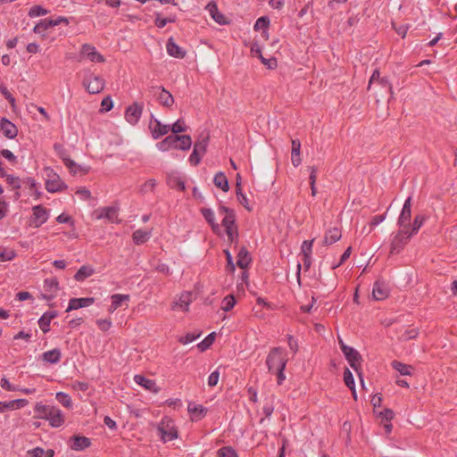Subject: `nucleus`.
I'll use <instances>...</instances> for the list:
<instances>
[{
  "instance_id": "obj_7",
  "label": "nucleus",
  "mask_w": 457,
  "mask_h": 457,
  "mask_svg": "<svg viewBox=\"0 0 457 457\" xmlns=\"http://www.w3.org/2000/svg\"><path fill=\"white\" fill-rule=\"evenodd\" d=\"M411 235L409 232V229H401L398 233L394 237L391 246H390V253H400L404 245L408 243Z\"/></svg>"
},
{
  "instance_id": "obj_11",
  "label": "nucleus",
  "mask_w": 457,
  "mask_h": 457,
  "mask_svg": "<svg viewBox=\"0 0 457 457\" xmlns=\"http://www.w3.org/2000/svg\"><path fill=\"white\" fill-rule=\"evenodd\" d=\"M411 218V197L409 196L403 206L402 212L398 218L397 224L403 229H408L410 227Z\"/></svg>"
},
{
  "instance_id": "obj_2",
  "label": "nucleus",
  "mask_w": 457,
  "mask_h": 457,
  "mask_svg": "<svg viewBox=\"0 0 457 457\" xmlns=\"http://www.w3.org/2000/svg\"><path fill=\"white\" fill-rule=\"evenodd\" d=\"M82 86L89 94H98L104 90L105 80L102 76L87 70L84 71Z\"/></svg>"
},
{
  "instance_id": "obj_56",
  "label": "nucleus",
  "mask_w": 457,
  "mask_h": 457,
  "mask_svg": "<svg viewBox=\"0 0 457 457\" xmlns=\"http://www.w3.org/2000/svg\"><path fill=\"white\" fill-rule=\"evenodd\" d=\"M54 149L57 153L58 156L64 162L66 159H68L70 156L67 153V150L64 149L63 145L61 144H54Z\"/></svg>"
},
{
  "instance_id": "obj_24",
  "label": "nucleus",
  "mask_w": 457,
  "mask_h": 457,
  "mask_svg": "<svg viewBox=\"0 0 457 457\" xmlns=\"http://www.w3.org/2000/svg\"><path fill=\"white\" fill-rule=\"evenodd\" d=\"M179 135L167 136L163 140L157 144L159 150L165 152L170 148L178 149Z\"/></svg>"
},
{
  "instance_id": "obj_31",
  "label": "nucleus",
  "mask_w": 457,
  "mask_h": 457,
  "mask_svg": "<svg viewBox=\"0 0 457 457\" xmlns=\"http://www.w3.org/2000/svg\"><path fill=\"white\" fill-rule=\"evenodd\" d=\"M200 212H201L202 215L204 216V218L205 219V220L212 227V231L214 233H219L220 232V225L217 222H215L214 213H213L212 210L210 208H202L200 210Z\"/></svg>"
},
{
  "instance_id": "obj_9",
  "label": "nucleus",
  "mask_w": 457,
  "mask_h": 457,
  "mask_svg": "<svg viewBox=\"0 0 457 457\" xmlns=\"http://www.w3.org/2000/svg\"><path fill=\"white\" fill-rule=\"evenodd\" d=\"M62 22L66 25L69 24V20L65 17H58L57 19H43L37 23L33 29V31L37 34H42L46 30L54 26L61 24Z\"/></svg>"
},
{
  "instance_id": "obj_49",
  "label": "nucleus",
  "mask_w": 457,
  "mask_h": 457,
  "mask_svg": "<svg viewBox=\"0 0 457 457\" xmlns=\"http://www.w3.org/2000/svg\"><path fill=\"white\" fill-rule=\"evenodd\" d=\"M187 130V126L183 120L179 119L175 123L170 126V131L173 135H178L179 133L185 132Z\"/></svg>"
},
{
  "instance_id": "obj_58",
  "label": "nucleus",
  "mask_w": 457,
  "mask_h": 457,
  "mask_svg": "<svg viewBox=\"0 0 457 457\" xmlns=\"http://www.w3.org/2000/svg\"><path fill=\"white\" fill-rule=\"evenodd\" d=\"M200 336H201V333H197V334L187 333L186 336L181 337L179 341V343H181L183 345H187V344H189V343L195 341Z\"/></svg>"
},
{
  "instance_id": "obj_10",
  "label": "nucleus",
  "mask_w": 457,
  "mask_h": 457,
  "mask_svg": "<svg viewBox=\"0 0 457 457\" xmlns=\"http://www.w3.org/2000/svg\"><path fill=\"white\" fill-rule=\"evenodd\" d=\"M143 108V104H139L137 102L128 106L125 110L126 120L131 125H136L142 115Z\"/></svg>"
},
{
  "instance_id": "obj_62",
  "label": "nucleus",
  "mask_w": 457,
  "mask_h": 457,
  "mask_svg": "<svg viewBox=\"0 0 457 457\" xmlns=\"http://www.w3.org/2000/svg\"><path fill=\"white\" fill-rule=\"evenodd\" d=\"M0 156H3L12 163L17 162V157L8 149H3L0 151Z\"/></svg>"
},
{
  "instance_id": "obj_39",
  "label": "nucleus",
  "mask_w": 457,
  "mask_h": 457,
  "mask_svg": "<svg viewBox=\"0 0 457 457\" xmlns=\"http://www.w3.org/2000/svg\"><path fill=\"white\" fill-rule=\"evenodd\" d=\"M192 145L191 137L188 135H179L178 149L187 151Z\"/></svg>"
},
{
  "instance_id": "obj_38",
  "label": "nucleus",
  "mask_w": 457,
  "mask_h": 457,
  "mask_svg": "<svg viewBox=\"0 0 457 457\" xmlns=\"http://www.w3.org/2000/svg\"><path fill=\"white\" fill-rule=\"evenodd\" d=\"M215 337H216V333L212 332L202 342H200L197 345V347L200 350V352H204L208 348H210L211 345L213 344Z\"/></svg>"
},
{
  "instance_id": "obj_12",
  "label": "nucleus",
  "mask_w": 457,
  "mask_h": 457,
  "mask_svg": "<svg viewBox=\"0 0 457 457\" xmlns=\"http://www.w3.org/2000/svg\"><path fill=\"white\" fill-rule=\"evenodd\" d=\"M149 129H151L152 136L154 139H157L166 135L170 130V125L162 124L159 120L155 119L154 115L151 116L149 123Z\"/></svg>"
},
{
  "instance_id": "obj_45",
  "label": "nucleus",
  "mask_w": 457,
  "mask_h": 457,
  "mask_svg": "<svg viewBox=\"0 0 457 457\" xmlns=\"http://www.w3.org/2000/svg\"><path fill=\"white\" fill-rule=\"evenodd\" d=\"M308 170H310L309 179H310V186H311V189H312V196H315L316 193H317V190L315 187V182H316V178H317L316 174H317L318 169L315 166H309Z\"/></svg>"
},
{
  "instance_id": "obj_61",
  "label": "nucleus",
  "mask_w": 457,
  "mask_h": 457,
  "mask_svg": "<svg viewBox=\"0 0 457 457\" xmlns=\"http://www.w3.org/2000/svg\"><path fill=\"white\" fill-rule=\"evenodd\" d=\"M101 111H104V112H109L112 109L113 107V103H112V100L111 98V96H105L103 100H102V103H101Z\"/></svg>"
},
{
  "instance_id": "obj_35",
  "label": "nucleus",
  "mask_w": 457,
  "mask_h": 457,
  "mask_svg": "<svg viewBox=\"0 0 457 457\" xmlns=\"http://www.w3.org/2000/svg\"><path fill=\"white\" fill-rule=\"evenodd\" d=\"M187 410H188V412L193 415V419H195V420H201L207 413V408H205L202 404H196V405H193V406H192V404H188Z\"/></svg>"
},
{
  "instance_id": "obj_15",
  "label": "nucleus",
  "mask_w": 457,
  "mask_h": 457,
  "mask_svg": "<svg viewBox=\"0 0 457 457\" xmlns=\"http://www.w3.org/2000/svg\"><path fill=\"white\" fill-rule=\"evenodd\" d=\"M372 295L376 301L387 298L389 295L388 286L384 281L377 280L373 286Z\"/></svg>"
},
{
  "instance_id": "obj_52",
  "label": "nucleus",
  "mask_w": 457,
  "mask_h": 457,
  "mask_svg": "<svg viewBox=\"0 0 457 457\" xmlns=\"http://www.w3.org/2000/svg\"><path fill=\"white\" fill-rule=\"evenodd\" d=\"M4 178L6 179V182L9 186H11L13 189H20L21 188V179L18 177H15L13 175H10L6 173V176Z\"/></svg>"
},
{
  "instance_id": "obj_33",
  "label": "nucleus",
  "mask_w": 457,
  "mask_h": 457,
  "mask_svg": "<svg viewBox=\"0 0 457 457\" xmlns=\"http://www.w3.org/2000/svg\"><path fill=\"white\" fill-rule=\"evenodd\" d=\"M53 408L54 406L45 405L41 403H36L34 408L36 413L35 418L46 420L47 416L51 415Z\"/></svg>"
},
{
  "instance_id": "obj_50",
  "label": "nucleus",
  "mask_w": 457,
  "mask_h": 457,
  "mask_svg": "<svg viewBox=\"0 0 457 457\" xmlns=\"http://www.w3.org/2000/svg\"><path fill=\"white\" fill-rule=\"evenodd\" d=\"M156 187V180L154 179H148L147 181H145L141 187H140V189H139V192L141 194H146L147 192H154V188Z\"/></svg>"
},
{
  "instance_id": "obj_1",
  "label": "nucleus",
  "mask_w": 457,
  "mask_h": 457,
  "mask_svg": "<svg viewBox=\"0 0 457 457\" xmlns=\"http://www.w3.org/2000/svg\"><path fill=\"white\" fill-rule=\"evenodd\" d=\"M287 363V358L282 347H273L270 351L266 358V365L270 372L277 374L278 385H282L286 379L284 370Z\"/></svg>"
},
{
  "instance_id": "obj_20",
  "label": "nucleus",
  "mask_w": 457,
  "mask_h": 457,
  "mask_svg": "<svg viewBox=\"0 0 457 457\" xmlns=\"http://www.w3.org/2000/svg\"><path fill=\"white\" fill-rule=\"evenodd\" d=\"M44 289L46 292L50 293L48 295H44V298L46 300H52L59 290L58 279L56 278H46L44 280Z\"/></svg>"
},
{
  "instance_id": "obj_14",
  "label": "nucleus",
  "mask_w": 457,
  "mask_h": 457,
  "mask_svg": "<svg viewBox=\"0 0 457 457\" xmlns=\"http://www.w3.org/2000/svg\"><path fill=\"white\" fill-rule=\"evenodd\" d=\"M0 130L3 132V135L9 139H13L18 135L16 125L5 117L0 120Z\"/></svg>"
},
{
  "instance_id": "obj_42",
  "label": "nucleus",
  "mask_w": 457,
  "mask_h": 457,
  "mask_svg": "<svg viewBox=\"0 0 457 457\" xmlns=\"http://www.w3.org/2000/svg\"><path fill=\"white\" fill-rule=\"evenodd\" d=\"M56 400L64 407L71 408L72 401L71 396L63 392H58L55 395Z\"/></svg>"
},
{
  "instance_id": "obj_54",
  "label": "nucleus",
  "mask_w": 457,
  "mask_h": 457,
  "mask_svg": "<svg viewBox=\"0 0 457 457\" xmlns=\"http://www.w3.org/2000/svg\"><path fill=\"white\" fill-rule=\"evenodd\" d=\"M48 13V10L43 8L41 5H34L30 8L29 15L30 17H38Z\"/></svg>"
},
{
  "instance_id": "obj_40",
  "label": "nucleus",
  "mask_w": 457,
  "mask_h": 457,
  "mask_svg": "<svg viewBox=\"0 0 457 457\" xmlns=\"http://www.w3.org/2000/svg\"><path fill=\"white\" fill-rule=\"evenodd\" d=\"M236 195L238 202L248 211H251L252 209L248 205V200L246 196L242 192V187L241 183L237 182L236 183Z\"/></svg>"
},
{
  "instance_id": "obj_3",
  "label": "nucleus",
  "mask_w": 457,
  "mask_h": 457,
  "mask_svg": "<svg viewBox=\"0 0 457 457\" xmlns=\"http://www.w3.org/2000/svg\"><path fill=\"white\" fill-rule=\"evenodd\" d=\"M45 173L46 189L49 193L62 192L67 189L68 186L62 180L60 176L50 167H46Z\"/></svg>"
},
{
  "instance_id": "obj_8",
  "label": "nucleus",
  "mask_w": 457,
  "mask_h": 457,
  "mask_svg": "<svg viewBox=\"0 0 457 457\" xmlns=\"http://www.w3.org/2000/svg\"><path fill=\"white\" fill-rule=\"evenodd\" d=\"M32 211L33 213L29 220V226L39 228L48 220L49 211L41 204L34 206Z\"/></svg>"
},
{
  "instance_id": "obj_37",
  "label": "nucleus",
  "mask_w": 457,
  "mask_h": 457,
  "mask_svg": "<svg viewBox=\"0 0 457 457\" xmlns=\"http://www.w3.org/2000/svg\"><path fill=\"white\" fill-rule=\"evenodd\" d=\"M94 273V269L90 266L83 265L74 275V279L77 281H84L87 278Z\"/></svg>"
},
{
  "instance_id": "obj_16",
  "label": "nucleus",
  "mask_w": 457,
  "mask_h": 457,
  "mask_svg": "<svg viewBox=\"0 0 457 457\" xmlns=\"http://www.w3.org/2000/svg\"><path fill=\"white\" fill-rule=\"evenodd\" d=\"M96 219H106L109 221H115L118 219V209L113 206L104 207L95 211Z\"/></svg>"
},
{
  "instance_id": "obj_48",
  "label": "nucleus",
  "mask_w": 457,
  "mask_h": 457,
  "mask_svg": "<svg viewBox=\"0 0 457 457\" xmlns=\"http://www.w3.org/2000/svg\"><path fill=\"white\" fill-rule=\"evenodd\" d=\"M222 303H223V305H222L221 309L224 312H229L234 308V306L236 304V298L233 295H228L223 299Z\"/></svg>"
},
{
  "instance_id": "obj_53",
  "label": "nucleus",
  "mask_w": 457,
  "mask_h": 457,
  "mask_svg": "<svg viewBox=\"0 0 457 457\" xmlns=\"http://www.w3.org/2000/svg\"><path fill=\"white\" fill-rule=\"evenodd\" d=\"M344 381H345V386L347 387H349V389H353V386H355L354 379H353V373L350 371V370L348 368L345 369Z\"/></svg>"
},
{
  "instance_id": "obj_13",
  "label": "nucleus",
  "mask_w": 457,
  "mask_h": 457,
  "mask_svg": "<svg viewBox=\"0 0 457 457\" xmlns=\"http://www.w3.org/2000/svg\"><path fill=\"white\" fill-rule=\"evenodd\" d=\"M80 54L94 62L102 63L105 62L104 55L97 52L95 46L89 44L82 45Z\"/></svg>"
},
{
  "instance_id": "obj_60",
  "label": "nucleus",
  "mask_w": 457,
  "mask_h": 457,
  "mask_svg": "<svg viewBox=\"0 0 457 457\" xmlns=\"http://www.w3.org/2000/svg\"><path fill=\"white\" fill-rule=\"evenodd\" d=\"M392 26H393L394 29L395 30V32L398 35L402 36L403 38L406 37L407 31L409 29L408 24H403V25H400L397 27L395 22H392Z\"/></svg>"
},
{
  "instance_id": "obj_64",
  "label": "nucleus",
  "mask_w": 457,
  "mask_h": 457,
  "mask_svg": "<svg viewBox=\"0 0 457 457\" xmlns=\"http://www.w3.org/2000/svg\"><path fill=\"white\" fill-rule=\"evenodd\" d=\"M418 335H419L418 329L411 328V329L406 330L404 332V334H403L402 338L404 341H408V340L416 338L418 337Z\"/></svg>"
},
{
  "instance_id": "obj_28",
  "label": "nucleus",
  "mask_w": 457,
  "mask_h": 457,
  "mask_svg": "<svg viewBox=\"0 0 457 457\" xmlns=\"http://www.w3.org/2000/svg\"><path fill=\"white\" fill-rule=\"evenodd\" d=\"M342 237L341 230L338 228H332L325 232L323 239L324 245H330L337 242Z\"/></svg>"
},
{
  "instance_id": "obj_5",
  "label": "nucleus",
  "mask_w": 457,
  "mask_h": 457,
  "mask_svg": "<svg viewBox=\"0 0 457 457\" xmlns=\"http://www.w3.org/2000/svg\"><path fill=\"white\" fill-rule=\"evenodd\" d=\"M157 431L163 443L178 438V430L170 419H162L157 426Z\"/></svg>"
},
{
  "instance_id": "obj_30",
  "label": "nucleus",
  "mask_w": 457,
  "mask_h": 457,
  "mask_svg": "<svg viewBox=\"0 0 457 457\" xmlns=\"http://www.w3.org/2000/svg\"><path fill=\"white\" fill-rule=\"evenodd\" d=\"M152 235V229L143 230L137 229L132 234V239L135 245H140L148 241Z\"/></svg>"
},
{
  "instance_id": "obj_34",
  "label": "nucleus",
  "mask_w": 457,
  "mask_h": 457,
  "mask_svg": "<svg viewBox=\"0 0 457 457\" xmlns=\"http://www.w3.org/2000/svg\"><path fill=\"white\" fill-rule=\"evenodd\" d=\"M213 183L218 188H220L224 192H228L229 190L228 179L222 171L215 174Z\"/></svg>"
},
{
  "instance_id": "obj_21",
  "label": "nucleus",
  "mask_w": 457,
  "mask_h": 457,
  "mask_svg": "<svg viewBox=\"0 0 457 457\" xmlns=\"http://www.w3.org/2000/svg\"><path fill=\"white\" fill-rule=\"evenodd\" d=\"M251 52L253 55H256L261 60L262 63L264 64L268 69L273 70L277 68V59L274 57L269 59L265 58L262 55V50L257 44L251 47Z\"/></svg>"
},
{
  "instance_id": "obj_41",
  "label": "nucleus",
  "mask_w": 457,
  "mask_h": 457,
  "mask_svg": "<svg viewBox=\"0 0 457 457\" xmlns=\"http://www.w3.org/2000/svg\"><path fill=\"white\" fill-rule=\"evenodd\" d=\"M168 184L171 188H178L179 191H185L186 186L184 180L179 177H170L168 179Z\"/></svg>"
},
{
  "instance_id": "obj_55",
  "label": "nucleus",
  "mask_w": 457,
  "mask_h": 457,
  "mask_svg": "<svg viewBox=\"0 0 457 457\" xmlns=\"http://www.w3.org/2000/svg\"><path fill=\"white\" fill-rule=\"evenodd\" d=\"M314 239L312 240H304L301 246V253L303 255H312V245H313Z\"/></svg>"
},
{
  "instance_id": "obj_19",
  "label": "nucleus",
  "mask_w": 457,
  "mask_h": 457,
  "mask_svg": "<svg viewBox=\"0 0 457 457\" xmlns=\"http://www.w3.org/2000/svg\"><path fill=\"white\" fill-rule=\"evenodd\" d=\"M95 303L94 297L71 298L66 312H71L83 307L90 306Z\"/></svg>"
},
{
  "instance_id": "obj_63",
  "label": "nucleus",
  "mask_w": 457,
  "mask_h": 457,
  "mask_svg": "<svg viewBox=\"0 0 457 457\" xmlns=\"http://www.w3.org/2000/svg\"><path fill=\"white\" fill-rule=\"evenodd\" d=\"M15 255L16 253L13 251L6 252L4 249L0 248V262L11 261Z\"/></svg>"
},
{
  "instance_id": "obj_32",
  "label": "nucleus",
  "mask_w": 457,
  "mask_h": 457,
  "mask_svg": "<svg viewBox=\"0 0 457 457\" xmlns=\"http://www.w3.org/2000/svg\"><path fill=\"white\" fill-rule=\"evenodd\" d=\"M391 366L394 370H397L403 376H411L414 371V367L398 361H393L391 362Z\"/></svg>"
},
{
  "instance_id": "obj_51",
  "label": "nucleus",
  "mask_w": 457,
  "mask_h": 457,
  "mask_svg": "<svg viewBox=\"0 0 457 457\" xmlns=\"http://www.w3.org/2000/svg\"><path fill=\"white\" fill-rule=\"evenodd\" d=\"M112 303H113V307H120L123 301H129V295H121V294H115L111 296Z\"/></svg>"
},
{
  "instance_id": "obj_17",
  "label": "nucleus",
  "mask_w": 457,
  "mask_h": 457,
  "mask_svg": "<svg viewBox=\"0 0 457 457\" xmlns=\"http://www.w3.org/2000/svg\"><path fill=\"white\" fill-rule=\"evenodd\" d=\"M72 444L70 445L74 451H83L91 445V441L84 436L74 435L70 438Z\"/></svg>"
},
{
  "instance_id": "obj_22",
  "label": "nucleus",
  "mask_w": 457,
  "mask_h": 457,
  "mask_svg": "<svg viewBox=\"0 0 457 457\" xmlns=\"http://www.w3.org/2000/svg\"><path fill=\"white\" fill-rule=\"evenodd\" d=\"M206 10H208L210 15L217 23L220 25L229 23L228 20L221 12H219L217 4L215 2H210L206 6Z\"/></svg>"
},
{
  "instance_id": "obj_44",
  "label": "nucleus",
  "mask_w": 457,
  "mask_h": 457,
  "mask_svg": "<svg viewBox=\"0 0 457 457\" xmlns=\"http://www.w3.org/2000/svg\"><path fill=\"white\" fill-rule=\"evenodd\" d=\"M0 92L4 96V98L9 102L12 111L16 110V103L13 96L9 92L7 87L4 85H0Z\"/></svg>"
},
{
  "instance_id": "obj_4",
  "label": "nucleus",
  "mask_w": 457,
  "mask_h": 457,
  "mask_svg": "<svg viewBox=\"0 0 457 457\" xmlns=\"http://www.w3.org/2000/svg\"><path fill=\"white\" fill-rule=\"evenodd\" d=\"M343 353H344L346 361L350 364V366L358 374V377L361 379V385H362V386H364V382L362 379V372L361 370V362L362 361L361 355L356 349H354L351 346H344Z\"/></svg>"
},
{
  "instance_id": "obj_25",
  "label": "nucleus",
  "mask_w": 457,
  "mask_h": 457,
  "mask_svg": "<svg viewBox=\"0 0 457 457\" xmlns=\"http://www.w3.org/2000/svg\"><path fill=\"white\" fill-rule=\"evenodd\" d=\"M251 262H252V257H251L250 253L248 252V250L246 249L245 246H242L239 249V252L237 253V265L240 269L245 270L249 266Z\"/></svg>"
},
{
  "instance_id": "obj_57",
  "label": "nucleus",
  "mask_w": 457,
  "mask_h": 457,
  "mask_svg": "<svg viewBox=\"0 0 457 457\" xmlns=\"http://www.w3.org/2000/svg\"><path fill=\"white\" fill-rule=\"evenodd\" d=\"M202 157L203 155L201 152L193 149V152L189 156V162L193 166H197L200 163Z\"/></svg>"
},
{
  "instance_id": "obj_47",
  "label": "nucleus",
  "mask_w": 457,
  "mask_h": 457,
  "mask_svg": "<svg viewBox=\"0 0 457 457\" xmlns=\"http://www.w3.org/2000/svg\"><path fill=\"white\" fill-rule=\"evenodd\" d=\"M269 25H270L269 17L262 16V17H260L257 19L253 28L256 31L260 30V29H263V33H266V29L269 28Z\"/></svg>"
},
{
  "instance_id": "obj_46",
  "label": "nucleus",
  "mask_w": 457,
  "mask_h": 457,
  "mask_svg": "<svg viewBox=\"0 0 457 457\" xmlns=\"http://www.w3.org/2000/svg\"><path fill=\"white\" fill-rule=\"evenodd\" d=\"M218 457H238L236 450L231 446H224L218 450Z\"/></svg>"
},
{
  "instance_id": "obj_6",
  "label": "nucleus",
  "mask_w": 457,
  "mask_h": 457,
  "mask_svg": "<svg viewBox=\"0 0 457 457\" xmlns=\"http://www.w3.org/2000/svg\"><path fill=\"white\" fill-rule=\"evenodd\" d=\"M149 92L157 96L160 104L170 108L174 104L173 96L162 86H151Z\"/></svg>"
},
{
  "instance_id": "obj_26",
  "label": "nucleus",
  "mask_w": 457,
  "mask_h": 457,
  "mask_svg": "<svg viewBox=\"0 0 457 457\" xmlns=\"http://www.w3.org/2000/svg\"><path fill=\"white\" fill-rule=\"evenodd\" d=\"M53 428H59L64 423V416L60 409L54 406L51 415L46 419Z\"/></svg>"
},
{
  "instance_id": "obj_36",
  "label": "nucleus",
  "mask_w": 457,
  "mask_h": 457,
  "mask_svg": "<svg viewBox=\"0 0 457 457\" xmlns=\"http://www.w3.org/2000/svg\"><path fill=\"white\" fill-rule=\"evenodd\" d=\"M209 135L201 134L195 143L194 149L201 152L202 155H204L207 151Z\"/></svg>"
},
{
  "instance_id": "obj_43",
  "label": "nucleus",
  "mask_w": 457,
  "mask_h": 457,
  "mask_svg": "<svg viewBox=\"0 0 457 457\" xmlns=\"http://www.w3.org/2000/svg\"><path fill=\"white\" fill-rule=\"evenodd\" d=\"M425 220H426V218L424 215L417 214L415 216L413 222L411 224V230L409 231L411 236L416 234L419 231L420 227L423 225Z\"/></svg>"
},
{
  "instance_id": "obj_18",
  "label": "nucleus",
  "mask_w": 457,
  "mask_h": 457,
  "mask_svg": "<svg viewBox=\"0 0 457 457\" xmlns=\"http://www.w3.org/2000/svg\"><path fill=\"white\" fill-rule=\"evenodd\" d=\"M134 380L137 384L140 385L146 390L153 392V393H158L160 392L161 388L156 385V382L153 379L147 378L143 375H135Z\"/></svg>"
},
{
  "instance_id": "obj_29",
  "label": "nucleus",
  "mask_w": 457,
  "mask_h": 457,
  "mask_svg": "<svg viewBox=\"0 0 457 457\" xmlns=\"http://www.w3.org/2000/svg\"><path fill=\"white\" fill-rule=\"evenodd\" d=\"M62 357V353L59 348H54L53 350L45 352L41 359L44 362L50 363V364H56L60 361Z\"/></svg>"
},
{
  "instance_id": "obj_27",
  "label": "nucleus",
  "mask_w": 457,
  "mask_h": 457,
  "mask_svg": "<svg viewBox=\"0 0 457 457\" xmlns=\"http://www.w3.org/2000/svg\"><path fill=\"white\" fill-rule=\"evenodd\" d=\"M168 54L175 58L183 59L186 56V51L180 48L174 41L173 37H170L166 44Z\"/></svg>"
},
{
  "instance_id": "obj_23",
  "label": "nucleus",
  "mask_w": 457,
  "mask_h": 457,
  "mask_svg": "<svg viewBox=\"0 0 457 457\" xmlns=\"http://www.w3.org/2000/svg\"><path fill=\"white\" fill-rule=\"evenodd\" d=\"M58 316L57 311H49L43 313L38 320V326L44 333L50 331L51 320Z\"/></svg>"
},
{
  "instance_id": "obj_59",
  "label": "nucleus",
  "mask_w": 457,
  "mask_h": 457,
  "mask_svg": "<svg viewBox=\"0 0 457 457\" xmlns=\"http://www.w3.org/2000/svg\"><path fill=\"white\" fill-rule=\"evenodd\" d=\"M236 224V213L225 215L221 221V225L227 228Z\"/></svg>"
}]
</instances>
